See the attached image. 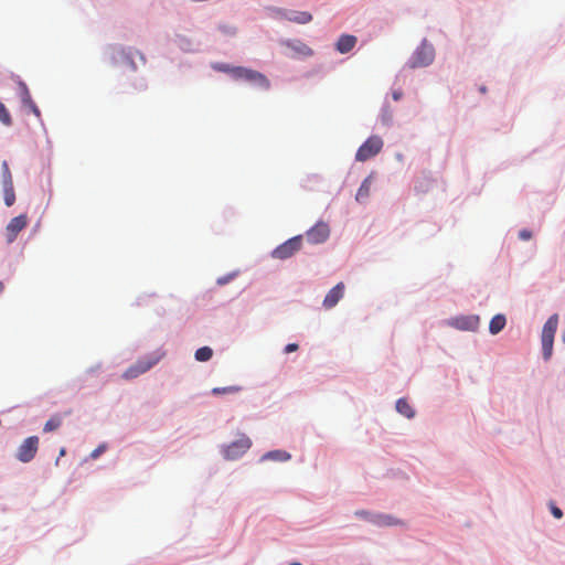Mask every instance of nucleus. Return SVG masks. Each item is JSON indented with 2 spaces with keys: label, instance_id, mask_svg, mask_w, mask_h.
Listing matches in <instances>:
<instances>
[{
  "label": "nucleus",
  "instance_id": "obj_34",
  "mask_svg": "<svg viewBox=\"0 0 565 565\" xmlns=\"http://www.w3.org/2000/svg\"><path fill=\"white\" fill-rule=\"evenodd\" d=\"M355 514L362 518H369V513L366 511H358Z\"/></svg>",
  "mask_w": 565,
  "mask_h": 565
},
{
  "label": "nucleus",
  "instance_id": "obj_6",
  "mask_svg": "<svg viewBox=\"0 0 565 565\" xmlns=\"http://www.w3.org/2000/svg\"><path fill=\"white\" fill-rule=\"evenodd\" d=\"M301 246L302 236L297 235L277 246L273 250L271 256L276 259L284 260L294 256L298 250H300Z\"/></svg>",
  "mask_w": 565,
  "mask_h": 565
},
{
  "label": "nucleus",
  "instance_id": "obj_28",
  "mask_svg": "<svg viewBox=\"0 0 565 565\" xmlns=\"http://www.w3.org/2000/svg\"><path fill=\"white\" fill-rule=\"evenodd\" d=\"M551 513L556 519H561L563 516L562 510L558 507H556L555 504H553V503H551Z\"/></svg>",
  "mask_w": 565,
  "mask_h": 565
},
{
  "label": "nucleus",
  "instance_id": "obj_12",
  "mask_svg": "<svg viewBox=\"0 0 565 565\" xmlns=\"http://www.w3.org/2000/svg\"><path fill=\"white\" fill-rule=\"evenodd\" d=\"M356 42V36L351 34H342L335 43V49L339 53L345 54L353 50Z\"/></svg>",
  "mask_w": 565,
  "mask_h": 565
},
{
  "label": "nucleus",
  "instance_id": "obj_30",
  "mask_svg": "<svg viewBox=\"0 0 565 565\" xmlns=\"http://www.w3.org/2000/svg\"><path fill=\"white\" fill-rule=\"evenodd\" d=\"M105 446H98L93 452L90 454L92 458H97L99 455H102L105 451Z\"/></svg>",
  "mask_w": 565,
  "mask_h": 565
},
{
  "label": "nucleus",
  "instance_id": "obj_1",
  "mask_svg": "<svg viewBox=\"0 0 565 565\" xmlns=\"http://www.w3.org/2000/svg\"><path fill=\"white\" fill-rule=\"evenodd\" d=\"M558 326V316H551L542 330V351L544 360H550L553 353L554 337Z\"/></svg>",
  "mask_w": 565,
  "mask_h": 565
},
{
  "label": "nucleus",
  "instance_id": "obj_19",
  "mask_svg": "<svg viewBox=\"0 0 565 565\" xmlns=\"http://www.w3.org/2000/svg\"><path fill=\"white\" fill-rule=\"evenodd\" d=\"M396 409L399 414L404 415L407 418H412L415 415L413 407L405 398H399L396 402Z\"/></svg>",
  "mask_w": 565,
  "mask_h": 565
},
{
  "label": "nucleus",
  "instance_id": "obj_31",
  "mask_svg": "<svg viewBox=\"0 0 565 565\" xmlns=\"http://www.w3.org/2000/svg\"><path fill=\"white\" fill-rule=\"evenodd\" d=\"M298 350V344L297 343H289L285 347V353H291V352H295Z\"/></svg>",
  "mask_w": 565,
  "mask_h": 565
},
{
  "label": "nucleus",
  "instance_id": "obj_22",
  "mask_svg": "<svg viewBox=\"0 0 565 565\" xmlns=\"http://www.w3.org/2000/svg\"><path fill=\"white\" fill-rule=\"evenodd\" d=\"M62 424V419L60 416L55 415L51 417L44 425L43 431L50 433L56 430Z\"/></svg>",
  "mask_w": 565,
  "mask_h": 565
},
{
  "label": "nucleus",
  "instance_id": "obj_3",
  "mask_svg": "<svg viewBox=\"0 0 565 565\" xmlns=\"http://www.w3.org/2000/svg\"><path fill=\"white\" fill-rule=\"evenodd\" d=\"M435 58V50L433 45L424 41L413 53L408 61L411 68L425 67L433 63Z\"/></svg>",
  "mask_w": 565,
  "mask_h": 565
},
{
  "label": "nucleus",
  "instance_id": "obj_15",
  "mask_svg": "<svg viewBox=\"0 0 565 565\" xmlns=\"http://www.w3.org/2000/svg\"><path fill=\"white\" fill-rule=\"evenodd\" d=\"M371 184H372L371 177L365 178L356 192V196H355L356 201L365 202L367 200L370 192H371Z\"/></svg>",
  "mask_w": 565,
  "mask_h": 565
},
{
  "label": "nucleus",
  "instance_id": "obj_10",
  "mask_svg": "<svg viewBox=\"0 0 565 565\" xmlns=\"http://www.w3.org/2000/svg\"><path fill=\"white\" fill-rule=\"evenodd\" d=\"M28 225V217L24 214L13 217L7 225V241L12 243L18 234Z\"/></svg>",
  "mask_w": 565,
  "mask_h": 565
},
{
  "label": "nucleus",
  "instance_id": "obj_27",
  "mask_svg": "<svg viewBox=\"0 0 565 565\" xmlns=\"http://www.w3.org/2000/svg\"><path fill=\"white\" fill-rule=\"evenodd\" d=\"M214 68L220 72L227 73L232 77H234V71H235L236 66H231L228 64H218V65H215Z\"/></svg>",
  "mask_w": 565,
  "mask_h": 565
},
{
  "label": "nucleus",
  "instance_id": "obj_11",
  "mask_svg": "<svg viewBox=\"0 0 565 565\" xmlns=\"http://www.w3.org/2000/svg\"><path fill=\"white\" fill-rule=\"evenodd\" d=\"M344 294V284L339 282L324 297L323 299V307L326 309L333 308L340 299L343 297Z\"/></svg>",
  "mask_w": 565,
  "mask_h": 565
},
{
  "label": "nucleus",
  "instance_id": "obj_5",
  "mask_svg": "<svg viewBox=\"0 0 565 565\" xmlns=\"http://www.w3.org/2000/svg\"><path fill=\"white\" fill-rule=\"evenodd\" d=\"M383 140L379 136L369 137L358 149L355 160L364 162L376 156L383 148Z\"/></svg>",
  "mask_w": 565,
  "mask_h": 565
},
{
  "label": "nucleus",
  "instance_id": "obj_20",
  "mask_svg": "<svg viewBox=\"0 0 565 565\" xmlns=\"http://www.w3.org/2000/svg\"><path fill=\"white\" fill-rule=\"evenodd\" d=\"M213 356V350L210 347H202L195 351V359L200 362H206Z\"/></svg>",
  "mask_w": 565,
  "mask_h": 565
},
{
  "label": "nucleus",
  "instance_id": "obj_38",
  "mask_svg": "<svg viewBox=\"0 0 565 565\" xmlns=\"http://www.w3.org/2000/svg\"><path fill=\"white\" fill-rule=\"evenodd\" d=\"M3 289H4V286H3L2 281H0V294L3 291Z\"/></svg>",
  "mask_w": 565,
  "mask_h": 565
},
{
  "label": "nucleus",
  "instance_id": "obj_39",
  "mask_svg": "<svg viewBox=\"0 0 565 565\" xmlns=\"http://www.w3.org/2000/svg\"><path fill=\"white\" fill-rule=\"evenodd\" d=\"M289 565H302V564H300V563H298V562H294V563H291V564H289Z\"/></svg>",
  "mask_w": 565,
  "mask_h": 565
},
{
  "label": "nucleus",
  "instance_id": "obj_14",
  "mask_svg": "<svg viewBox=\"0 0 565 565\" xmlns=\"http://www.w3.org/2000/svg\"><path fill=\"white\" fill-rule=\"evenodd\" d=\"M285 17L288 21L299 24H306L312 20L311 13L307 11H290Z\"/></svg>",
  "mask_w": 565,
  "mask_h": 565
},
{
  "label": "nucleus",
  "instance_id": "obj_23",
  "mask_svg": "<svg viewBox=\"0 0 565 565\" xmlns=\"http://www.w3.org/2000/svg\"><path fill=\"white\" fill-rule=\"evenodd\" d=\"M241 391L239 386H225V387H214L212 390V394L214 395H221V394H233Z\"/></svg>",
  "mask_w": 565,
  "mask_h": 565
},
{
  "label": "nucleus",
  "instance_id": "obj_16",
  "mask_svg": "<svg viewBox=\"0 0 565 565\" xmlns=\"http://www.w3.org/2000/svg\"><path fill=\"white\" fill-rule=\"evenodd\" d=\"M505 323H507V320L503 315H500V313L495 315L489 323L490 333L498 334L500 331L503 330V328L505 327Z\"/></svg>",
  "mask_w": 565,
  "mask_h": 565
},
{
  "label": "nucleus",
  "instance_id": "obj_17",
  "mask_svg": "<svg viewBox=\"0 0 565 565\" xmlns=\"http://www.w3.org/2000/svg\"><path fill=\"white\" fill-rule=\"evenodd\" d=\"M371 521L374 522L375 524L382 525V526H391V525H399V524H402V522L399 520H397V519H395V518H393L392 515H388V514L376 515Z\"/></svg>",
  "mask_w": 565,
  "mask_h": 565
},
{
  "label": "nucleus",
  "instance_id": "obj_13",
  "mask_svg": "<svg viewBox=\"0 0 565 565\" xmlns=\"http://www.w3.org/2000/svg\"><path fill=\"white\" fill-rule=\"evenodd\" d=\"M286 46L289 47L295 55L311 56L313 51L301 41H287Z\"/></svg>",
  "mask_w": 565,
  "mask_h": 565
},
{
  "label": "nucleus",
  "instance_id": "obj_26",
  "mask_svg": "<svg viewBox=\"0 0 565 565\" xmlns=\"http://www.w3.org/2000/svg\"><path fill=\"white\" fill-rule=\"evenodd\" d=\"M2 178H3V185L13 183L12 175H11V172H10L7 161L2 162Z\"/></svg>",
  "mask_w": 565,
  "mask_h": 565
},
{
  "label": "nucleus",
  "instance_id": "obj_18",
  "mask_svg": "<svg viewBox=\"0 0 565 565\" xmlns=\"http://www.w3.org/2000/svg\"><path fill=\"white\" fill-rule=\"evenodd\" d=\"M290 459V454L285 450H271L266 452L262 460H276V461H287Z\"/></svg>",
  "mask_w": 565,
  "mask_h": 565
},
{
  "label": "nucleus",
  "instance_id": "obj_25",
  "mask_svg": "<svg viewBox=\"0 0 565 565\" xmlns=\"http://www.w3.org/2000/svg\"><path fill=\"white\" fill-rule=\"evenodd\" d=\"M19 86H20V89H21V99H22V103H23L25 106H26L28 104H32V102H33V100H32L31 94H30V92H29V89H28L26 85H25L23 82H21V83L19 84Z\"/></svg>",
  "mask_w": 565,
  "mask_h": 565
},
{
  "label": "nucleus",
  "instance_id": "obj_7",
  "mask_svg": "<svg viewBox=\"0 0 565 565\" xmlns=\"http://www.w3.org/2000/svg\"><path fill=\"white\" fill-rule=\"evenodd\" d=\"M252 446V440L249 437L243 435L239 439L227 445L223 455L227 460H235L243 456Z\"/></svg>",
  "mask_w": 565,
  "mask_h": 565
},
{
  "label": "nucleus",
  "instance_id": "obj_36",
  "mask_svg": "<svg viewBox=\"0 0 565 565\" xmlns=\"http://www.w3.org/2000/svg\"><path fill=\"white\" fill-rule=\"evenodd\" d=\"M217 282L220 285H223V284L227 282V278H218Z\"/></svg>",
  "mask_w": 565,
  "mask_h": 565
},
{
  "label": "nucleus",
  "instance_id": "obj_4",
  "mask_svg": "<svg viewBox=\"0 0 565 565\" xmlns=\"http://www.w3.org/2000/svg\"><path fill=\"white\" fill-rule=\"evenodd\" d=\"M162 355L163 354L148 355L138 360L134 365H131L124 372L122 377L125 380L138 377L139 375L149 371L153 365H156L160 361Z\"/></svg>",
  "mask_w": 565,
  "mask_h": 565
},
{
  "label": "nucleus",
  "instance_id": "obj_2",
  "mask_svg": "<svg viewBox=\"0 0 565 565\" xmlns=\"http://www.w3.org/2000/svg\"><path fill=\"white\" fill-rule=\"evenodd\" d=\"M233 78L236 81L248 82L249 84L265 90L270 87V82L263 73L243 66H236Z\"/></svg>",
  "mask_w": 565,
  "mask_h": 565
},
{
  "label": "nucleus",
  "instance_id": "obj_8",
  "mask_svg": "<svg viewBox=\"0 0 565 565\" xmlns=\"http://www.w3.org/2000/svg\"><path fill=\"white\" fill-rule=\"evenodd\" d=\"M39 449V437L31 436L23 440L17 450V459L21 462H30Z\"/></svg>",
  "mask_w": 565,
  "mask_h": 565
},
{
  "label": "nucleus",
  "instance_id": "obj_24",
  "mask_svg": "<svg viewBox=\"0 0 565 565\" xmlns=\"http://www.w3.org/2000/svg\"><path fill=\"white\" fill-rule=\"evenodd\" d=\"M0 120L6 126H10L12 124L10 113L2 102H0Z\"/></svg>",
  "mask_w": 565,
  "mask_h": 565
},
{
  "label": "nucleus",
  "instance_id": "obj_32",
  "mask_svg": "<svg viewBox=\"0 0 565 565\" xmlns=\"http://www.w3.org/2000/svg\"><path fill=\"white\" fill-rule=\"evenodd\" d=\"M31 110L32 113L36 116V117H40V110L38 108V106L35 105L34 102H32V104H28L26 105Z\"/></svg>",
  "mask_w": 565,
  "mask_h": 565
},
{
  "label": "nucleus",
  "instance_id": "obj_29",
  "mask_svg": "<svg viewBox=\"0 0 565 565\" xmlns=\"http://www.w3.org/2000/svg\"><path fill=\"white\" fill-rule=\"evenodd\" d=\"M519 237L523 241H527L532 237V233L529 230H522L519 233Z\"/></svg>",
  "mask_w": 565,
  "mask_h": 565
},
{
  "label": "nucleus",
  "instance_id": "obj_37",
  "mask_svg": "<svg viewBox=\"0 0 565 565\" xmlns=\"http://www.w3.org/2000/svg\"><path fill=\"white\" fill-rule=\"evenodd\" d=\"M479 90H480V93L484 94V93L487 92V88H486V86H481V87L479 88Z\"/></svg>",
  "mask_w": 565,
  "mask_h": 565
},
{
  "label": "nucleus",
  "instance_id": "obj_35",
  "mask_svg": "<svg viewBox=\"0 0 565 565\" xmlns=\"http://www.w3.org/2000/svg\"><path fill=\"white\" fill-rule=\"evenodd\" d=\"M459 328H461V329H468V328H469V326H468V321H467V320L462 321V323L459 326Z\"/></svg>",
  "mask_w": 565,
  "mask_h": 565
},
{
  "label": "nucleus",
  "instance_id": "obj_9",
  "mask_svg": "<svg viewBox=\"0 0 565 565\" xmlns=\"http://www.w3.org/2000/svg\"><path fill=\"white\" fill-rule=\"evenodd\" d=\"M330 227L320 221L306 232V238L311 244H321L329 238Z\"/></svg>",
  "mask_w": 565,
  "mask_h": 565
},
{
  "label": "nucleus",
  "instance_id": "obj_21",
  "mask_svg": "<svg viewBox=\"0 0 565 565\" xmlns=\"http://www.w3.org/2000/svg\"><path fill=\"white\" fill-rule=\"evenodd\" d=\"M3 193H4V203H6V205L7 206L13 205V203L15 201L13 183L12 184H4L3 185Z\"/></svg>",
  "mask_w": 565,
  "mask_h": 565
},
{
  "label": "nucleus",
  "instance_id": "obj_33",
  "mask_svg": "<svg viewBox=\"0 0 565 565\" xmlns=\"http://www.w3.org/2000/svg\"><path fill=\"white\" fill-rule=\"evenodd\" d=\"M402 96H403L402 90H395V92H393V98H394L395 100H399V99L402 98Z\"/></svg>",
  "mask_w": 565,
  "mask_h": 565
}]
</instances>
